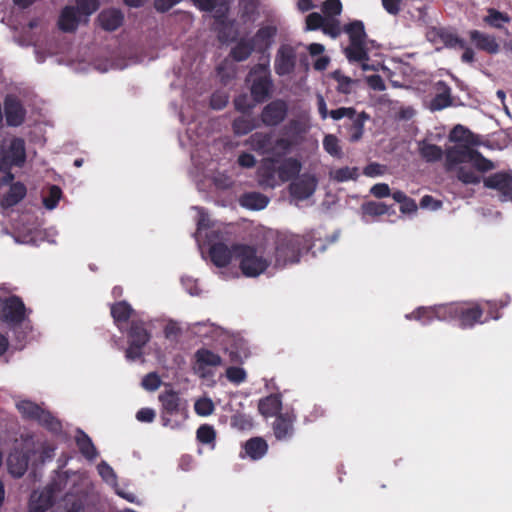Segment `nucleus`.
Masks as SVG:
<instances>
[{
  "label": "nucleus",
  "instance_id": "obj_38",
  "mask_svg": "<svg viewBox=\"0 0 512 512\" xmlns=\"http://www.w3.org/2000/svg\"><path fill=\"white\" fill-rule=\"evenodd\" d=\"M27 193L25 185L21 182L12 183L9 191L3 197V206L12 207L18 204Z\"/></svg>",
  "mask_w": 512,
  "mask_h": 512
},
{
  "label": "nucleus",
  "instance_id": "obj_48",
  "mask_svg": "<svg viewBox=\"0 0 512 512\" xmlns=\"http://www.w3.org/2000/svg\"><path fill=\"white\" fill-rule=\"evenodd\" d=\"M362 211L365 215L381 216L388 212V206L382 202L369 201L362 205Z\"/></svg>",
  "mask_w": 512,
  "mask_h": 512
},
{
  "label": "nucleus",
  "instance_id": "obj_14",
  "mask_svg": "<svg viewBox=\"0 0 512 512\" xmlns=\"http://www.w3.org/2000/svg\"><path fill=\"white\" fill-rule=\"evenodd\" d=\"M409 320H417L422 325H428L435 320L448 321V305L441 304L430 307H418L406 315Z\"/></svg>",
  "mask_w": 512,
  "mask_h": 512
},
{
  "label": "nucleus",
  "instance_id": "obj_7",
  "mask_svg": "<svg viewBox=\"0 0 512 512\" xmlns=\"http://www.w3.org/2000/svg\"><path fill=\"white\" fill-rule=\"evenodd\" d=\"M448 320L458 321L462 329H471L476 324H483L485 308L479 302L448 303Z\"/></svg>",
  "mask_w": 512,
  "mask_h": 512
},
{
  "label": "nucleus",
  "instance_id": "obj_42",
  "mask_svg": "<svg viewBox=\"0 0 512 512\" xmlns=\"http://www.w3.org/2000/svg\"><path fill=\"white\" fill-rule=\"evenodd\" d=\"M256 128L254 120L244 116L237 117L232 123V129L235 135L241 136L250 133Z\"/></svg>",
  "mask_w": 512,
  "mask_h": 512
},
{
  "label": "nucleus",
  "instance_id": "obj_1",
  "mask_svg": "<svg viewBox=\"0 0 512 512\" xmlns=\"http://www.w3.org/2000/svg\"><path fill=\"white\" fill-rule=\"evenodd\" d=\"M331 118L334 121H342L338 124V133L346 137L350 143L359 142L365 132V124L370 120V115L354 107H339L333 109Z\"/></svg>",
  "mask_w": 512,
  "mask_h": 512
},
{
  "label": "nucleus",
  "instance_id": "obj_13",
  "mask_svg": "<svg viewBox=\"0 0 512 512\" xmlns=\"http://www.w3.org/2000/svg\"><path fill=\"white\" fill-rule=\"evenodd\" d=\"M317 185L318 179L315 175L303 173L291 181L288 190L292 198L303 201L315 193Z\"/></svg>",
  "mask_w": 512,
  "mask_h": 512
},
{
  "label": "nucleus",
  "instance_id": "obj_53",
  "mask_svg": "<svg viewBox=\"0 0 512 512\" xmlns=\"http://www.w3.org/2000/svg\"><path fill=\"white\" fill-rule=\"evenodd\" d=\"M333 79L337 81V90L343 94H350L352 91V79L348 76L343 75L340 71L333 73Z\"/></svg>",
  "mask_w": 512,
  "mask_h": 512
},
{
  "label": "nucleus",
  "instance_id": "obj_35",
  "mask_svg": "<svg viewBox=\"0 0 512 512\" xmlns=\"http://www.w3.org/2000/svg\"><path fill=\"white\" fill-rule=\"evenodd\" d=\"M110 311L111 316L118 327L121 323H126L134 312L131 305L126 301H119L112 304Z\"/></svg>",
  "mask_w": 512,
  "mask_h": 512
},
{
  "label": "nucleus",
  "instance_id": "obj_15",
  "mask_svg": "<svg viewBox=\"0 0 512 512\" xmlns=\"http://www.w3.org/2000/svg\"><path fill=\"white\" fill-rule=\"evenodd\" d=\"M484 186L497 190L502 200H512V171H500L483 179Z\"/></svg>",
  "mask_w": 512,
  "mask_h": 512
},
{
  "label": "nucleus",
  "instance_id": "obj_2",
  "mask_svg": "<svg viewBox=\"0 0 512 512\" xmlns=\"http://www.w3.org/2000/svg\"><path fill=\"white\" fill-rule=\"evenodd\" d=\"M249 84V91L254 103H265L273 95L274 83L268 64H255L245 79Z\"/></svg>",
  "mask_w": 512,
  "mask_h": 512
},
{
  "label": "nucleus",
  "instance_id": "obj_52",
  "mask_svg": "<svg viewBox=\"0 0 512 512\" xmlns=\"http://www.w3.org/2000/svg\"><path fill=\"white\" fill-rule=\"evenodd\" d=\"M62 196V190L57 185L49 187L48 196L44 197L43 204L47 209H54Z\"/></svg>",
  "mask_w": 512,
  "mask_h": 512
},
{
  "label": "nucleus",
  "instance_id": "obj_12",
  "mask_svg": "<svg viewBox=\"0 0 512 512\" xmlns=\"http://www.w3.org/2000/svg\"><path fill=\"white\" fill-rule=\"evenodd\" d=\"M288 115V104L283 99H275L267 103L261 113L260 120L266 127L279 126Z\"/></svg>",
  "mask_w": 512,
  "mask_h": 512
},
{
  "label": "nucleus",
  "instance_id": "obj_27",
  "mask_svg": "<svg viewBox=\"0 0 512 512\" xmlns=\"http://www.w3.org/2000/svg\"><path fill=\"white\" fill-rule=\"evenodd\" d=\"M469 37L478 50L485 51L489 54H496L500 50V46L492 35L485 34L479 30H471Z\"/></svg>",
  "mask_w": 512,
  "mask_h": 512
},
{
  "label": "nucleus",
  "instance_id": "obj_41",
  "mask_svg": "<svg viewBox=\"0 0 512 512\" xmlns=\"http://www.w3.org/2000/svg\"><path fill=\"white\" fill-rule=\"evenodd\" d=\"M323 148L334 158L340 159L343 157V151L339 144V139L333 134H327L324 136Z\"/></svg>",
  "mask_w": 512,
  "mask_h": 512
},
{
  "label": "nucleus",
  "instance_id": "obj_5",
  "mask_svg": "<svg viewBox=\"0 0 512 512\" xmlns=\"http://www.w3.org/2000/svg\"><path fill=\"white\" fill-rule=\"evenodd\" d=\"M16 407L25 420L35 421L52 434L62 432V423L49 410L30 400H21Z\"/></svg>",
  "mask_w": 512,
  "mask_h": 512
},
{
  "label": "nucleus",
  "instance_id": "obj_30",
  "mask_svg": "<svg viewBox=\"0 0 512 512\" xmlns=\"http://www.w3.org/2000/svg\"><path fill=\"white\" fill-rule=\"evenodd\" d=\"M418 153L427 163H435L443 158L445 152L435 144L428 142L426 139L417 142Z\"/></svg>",
  "mask_w": 512,
  "mask_h": 512
},
{
  "label": "nucleus",
  "instance_id": "obj_43",
  "mask_svg": "<svg viewBox=\"0 0 512 512\" xmlns=\"http://www.w3.org/2000/svg\"><path fill=\"white\" fill-rule=\"evenodd\" d=\"M197 440L206 445H215L216 431L212 425L202 424L196 431Z\"/></svg>",
  "mask_w": 512,
  "mask_h": 512
},
{
  "label": "nucleus",
  "instance_id": "obj_61",
  "mask_svg": "<svg viewBox=\"0 0 512 512\" xmlns=\"http://www.w3.org/2000/svg\"><path fill=\"white\" fill-rule=\"evenodd\" d=\"M325 19L321 14L312 12L306 17V28L307 30H318L322 29Z\"/></svg>",
  "mask_w": 512,
  "mask_h": 512
},
{
  "label": "nucleus",
  "instance_id": "obj_44",
  "mask_svg": "<svg viewBox=\"0 0 512 512\" xmlns=\"http://www.w3.org/2000/svg\"><path fill=\"white\" fill-rule=\"evenodd\" d=\"M472 138L473 133L460 124L456 125L449 134V140L455 143H472Z\"/></svg>",
  "mask_w": 512,
  "mask_h": 512
},
{
  "label": "nucleus",
  "instance_id": "obj_4",
  "mask_svg": "<svg viewBox=\"0 0 512 512\" xmlns=\"http://www.w3.org/2000/svg\"><path fill=\"white\" fill-rule=\"evenodd\" d=\"M236 261L242 274L254 278L264 273L271 261L258 252L254 245L237 244L235 246Z\"/></svg>",
  "mask_w": 512,
  "mask_h": 512
},
{
  "label": "nucleus",
  "instance_id": "obj_49",
  "mask_svg": "<svg viewBox=\"0 0 512 512\" xmlns=\"http://www.w3.org/2000/svg\"><path fill=\"white\" fill-rule=\"evenodd\" d=\"M230 424L233 428L240 431L250 430L253 427L252 418L243 413H236L232 415Z\"/></svg>",
  "mask_w": 512,
  "mask_h": 512
},
{
  "label": "nucleus",
  "instance_id": "obj_24",
  "mask_svg": "<svg viewBox=\"0 0 512 512\" xmlns=\"http://www.w3.org/2000/svg\"><path fill=\"white\" fill-rule=\"evenodd\" d=\"M276 34V26L266 25L260 27L250 40L257 52L264 53L272 46Z\"/></svg>",
  "mask_w": 512,
  "mask_h": 512
},
{
  "label": "nucleus",
  "instance_id": "obj_23",
  "mask_svg": "<svg viewBox=\"0 0 512 512\" xmlns=\"http://www.w3.org/2000/svg\"><path fill=\"white\" fill-rule=\"evenodd\" d=\"M472 148L467 145H456L449 147L445 151V168L452 170L456 165L470 162L473 153Z\"/></svg>",
  "mask_w": 512,
  "mask_h": 512
},
{
  "label": "nucleus",
  "instance_id": "obj_34",
  "mask_svg": "<svg viewBox=\"0 0 512 512\" xmlns=\"http://www.w3.org/2000/svg\"><path fill=\"white\" fill-rule=\"evenodd\" d=\"M269 203V198L260 192H246L240 198L242 207L251 210H262Z\"/></svg>",
  "mask_w": 512,
  "mask_h": 512
},
{
  "label": "nucleus",
  "instance_id": "obj_64",
  "mask_svg": "<svg viewBox=\"0 0 512 512\" xmlns=\"http://www.w3.org/2000/svg\"><path fill=\"white\" fill-rule=\"evenodd\" d=\"M371 194L376 198L388 197L391 194L390 188L386 183H378L372 186Z\"/></svg>",
  "mask_w": 512,
  "mask_h": 512
},
{
  "label": "nucleus",
  "instance_id": "obj_18",
  "mask_svg": "<svg viewBox=\"0 0 512 512\" xmlns=\"http://www.w3.org/2000/svg\"><path fill=\"white\" fill-rule=\"evenodd\" d=\"M296 415L293 412H285L277 415L272 425L274 436L277 440H289L294 435V423Z\"/></svg>",
  "mask_w": 512,
  "mask_h": 512
},
{
  "label": "nucleus",
  "instance_id": "obj_22",
  "mask_svg": "<svg viewBox=\"0 0 512 512\" xmlns=\"http://www.w3.org/2000/svg\"><path fill=\"white\" fill-rule=\"evenodd\" d=\"M236 245L237 244H233L231 247H228L222 242L213 243L209 249V256L212 263L219 268L228 266L232 259L236 260Z\"/></svg>",
  "mask_w": 512,
  "mask_h": 512
},
{
  "label": "nucleus",
  "instance_id": "obj_16",
  "mask_svg": "<svg viewBox=\"0 0 512 512\" xmlns=\"http://www.w3.org/2000/svg\"><path fill=\"white\" fill-rule=\"evenodd\" d=\"M279 160L275 157H266L261 161L257 169L259 185L264 188L273 189L280 184L276 164Z\"/></svg>",
  "mask_w": 512,
  "mask_h": 512
},
{
  "label": "nucleus",
  "instance_id": "obj_60",
  "mask_svg": "<svg viewBox=\"0 0 512 512\" xmlns=\"http://www.w3.org/2000/svg\"><path fill=\"white\" fill-rule=\"evenodd\" d=\"M322 11L326 16H337L342 12L340 0H326L322 5Z\"/></svg>",
  "mask_w": 512,
  "mask_h": 512
},
{
  "label": "nucleus",
  "instance_id": "obj_28",
  "mask_svg": "<svg viewBox=\"0 0 512 512\" xmlns=\"http://www.w3.org/2000/svg\"><path fill=\"white\" fill-rule=\"evenodd\" d=\"M129 343L136 347H145L151 339L150 332L146 329L143 321L133 320L127 332Z\"/></svg>",
  "mask_w": 512,
  "mask_h": 512
},
{
  "label": "nucleus",
  "instance_id": "obj_47",
  "mask_svg": "<svg viewBox=\"0 0 512 512\" xmlns=\"http://www.w3.org/2000/svg\"><path fill=\"white\" fill-rule=\"evenodd\" d=\"M484 21L492 27L501 28L502 23H508L510 18L507 14L502 13L494 8H490L488 9V15L484 18Z\"/></svg>",
  "mask_w": 512,
  "mask_h": 512
},
{
  "label": "nucleus",
  "instance_id": "obj_8",
  "mask_svg": "<svg viewBox=\"0 0 512 512\" xmlns=\"http://www.w3.org/2000/svg\"><path fill=\"white\" fill-rule=\"evenodd\" d=\"M303 239L298 235L279 237L275 247V264L283 267L300 260Z\"/></svg>",
  "mask_w": 512,
  "mask_h": 512
},
{
  "label": "nucleus",
  "instance_id": "obj_19",
  "mask_svg": "<svg viewBox=\"0 0 512 512\" xmlns=\"http://www.w3.org/2000/svg\"><path fill=\"white\" fill-rule=\"evenodd\" d=\"M195 360V370L202 378H206L210 374L207 367L222 365L221 356L206 348H200L195 352Z\"/></svg>",
  "mask_w": 512,
  "mask_h": 512
},
{
  "label": "nucleus",
  "instance_id": "obj_29",
  "mask_svg": "<svg viewBox=\"0 0 512 512\" xmlns=\"http://www.w3.org/2000/svg\"><path fill=\"white\" fill-rule=\"evenodd\" d=\"M258 410L262 416L277 417L282 414V396L279 393L270 394L259 400Z\"/></svg>",
  "mask_w": 512,
  "mask_h": 512
},
{
  "label": "nucleus",
  "instance_id": "obj_56",
  "mask_svg": "<svg viewBox=\"0 0 512 512\" xmlns=\"http://www.w3.org/2000/svg\"><path fill=\"white\" fill-rule=\"evenodd\" d=\"M227 379L235 384H240L246 380V371L241 367L231 366L226 369Z\"/></svg>",
  "mask_w": 512,
  "mask_h": 512
},
{
  "label": "nucleus",
  "instance_id": "obj_36",
  "mask_svg": "<svg viewBox=\"0 0 512 512\" xmlns=\"http://www.w3.org/2000/svg\"><path fill=\"white\" fill-rule=\"evenodd\" d=\"M76 445L80 453L88 460H93L98 456L96 447L91 438L82 430H79L76 436Z\"/></svg>",
  "mask_w": 512,
  "mask_h": 512
},
{
  "label": "nucleus",
  "instance_id": "obj_10",
  "mask_svg": "<svg viewBox=\"0 0 512 512\" xmlns=\"http://www.w3.org/2000/svg\"><path fill=\"white\" fill-rule=\"evenodd\" d=\"M26 161L25 141L15 137L11 140L8 149L0 154V170H11L13 166L22 167Z\"/></svg>",
  "mask_w": 512,
  "mask_h": 512
},
{
  "label": "nucleus",
  "instance_id": "obj_58",
  "mask_svg": "<svg viewBox=\"0 0 512 512\" xmlns=\"http://www.w3.org/2000/svg\"><path fill=\"white\" fill-rule=\"evenodd\" d=\"M141 384L144 389L155 391L160 387L161 379L156 372H150L143 377Z\"/></svg>",
  "mask_w": 512,
  "mask_h": 512
},
{
  "label": "nucleus",
  "instance_id": "obj_25",
  "mask_svg": "<svg viewBox=\"0 0 512 512\" xmlns=\"http://www.w3.org/2000/svg\"><path fill=\"white\" fill-rule=\"evenodd\" d=\"M278 163L277 172L280 183L293 181L296 177L300 176L299 173L302 169V164L297 158H284L282 161L279 160Z\"/></svg>",
  "mask_w": 512,
  "mask_h": 512
},
{
  "label": "nucleus",
  "instance_id": "obj_32",
  "mask_svg": "<svg viewBox=\"0 0 512 512\" xmlns=\"http://www.w3.org/2000/svg\"><path fill=\"white\" fill-rule=\"evenodd\" d=\"M79 12L73 6H66L59 17L58 26L64 32H73L79 24Z\"/></svg>",
  "mask_w": 512,
  "mask_h": 512
},
{
  "label": "nucleus",
  "instance_id": "obj_3",
  "mask_svg": "<svg viewBox=\"0 0 512 512\" xmlns=\"http://www.w3.org/2000/svg\"><path fill=\"white\" fill-rule=\"evenodd\" d=\"M343 32L349 37V46L344 49L345 56L349 62L368 61V40L364 23L361 20H353L344 25Z\"/></svg>",
  "mask_w": 512,
  "mask_h": 512
},
{
  "label": "nucleus",
  "instance_id": "obj_20",
  "mask_svg": "<svg viewBox=\"0 0 512 512\" xmlns=\"http://www.w3.org/2000/svg\"><path fill=\"white\" fill-rule=\"evenodd\" d=\"M244 145L259 155H271L273 149V134L270 132H255L245 141Z\"/></svg>",
  "mask_w": 512,
  "mask_h": 512
},
{
  "label": "nucleus",
  "instance_id": "obj_6",
  "mask_svg": "<svg viewBox=\"0 0 512 512\" xmlns=\"http://www.w3.org/2000/svg\"><path fill=\"white\" fill-rule=\"evenodd\" d=\"M158 399L161 403L162 425L172 429L178 428L180 422L173 418L176 416H180L183 420L187 418L186 401L180 397L178 392L172 389L160 393Z\"/></svg>",
  "mask_w": 512,
  "mask_h": 512
},
{
  "label": "nucleus",
  "instance_id": "obj_21",
  "mask_svg": "<svg viewBox=\"0 0 512 512\" xmlns=\"http://www.w3.org/2000/svg\"><path fill=\"white\" fill-rule=\"evenodd\" d=\"M296 63V55L292 47L281 46L274 61V69L279 76H285L293 72Z\"/></svg>",
  "mask_w": 512,
  "mask_h": 512
},
{
  "label": "nucleus",
  "instance_id": "obj_57",
  "mask_svg": "<svg viewBox=\"0 0 512 512\" xmlns=\"http://www.w3.org/2000/svg\"><path fill=\"white\" fill-rule=\"evenodd\" d=\"M99 7L98 0H77L76 10L79 14L89 16Z\"/></svg>",
  "mask_w": 512,
  "mask_h": 512
},
{
  "label": "nucleus",
  "instance_id": "obj_54",
  "mask_svg": "<svg viewBox=\"0 0 512 512\" xmlns=\"http://www.w3.org/2000/svg\"><path fill=\"white\" fill-rule=\"evenodd\" d=\"M214 409V404L209 398L198 399L194 405V410L199 416H209L213 413Z\"/></svg>",
  "mask_w": 512,
  "mask_h": 512
},
{
  "label": "nucleus",
  "instance_id": "obj_62",
  "mask_svg": "<svg viewBox=\"0 0 512 512\" xmlns=\"http://www.w3.org/2000/svg\"><path fill=\"white\" fill-rule=\"evenodd\" d=\"M441 38L446 46L465 48V41L453 33H443Z\"/></svg>",
  "mask_w": 512,
  "mask_h": 512
},
{
  "label": "nucleus",
  "instance_id": "obj_59",
  "mask_svg": "<svg viewBox=\"0 0 512 512\" xmlns=\"http://www.w3.org/2000/svg\"><path fill=\"white\" fill-rule=\"evenodd\" d=\"M256 104L251 102L246 94H241L234 99L235 109L242 113L250 112Z\"/></svg>",
  "mask_w": 512,
  "mask_h": 512
},
{
  "label": "nucleus",
  "instance_id": "obj_33",
  "mask_svg": "<svg viewBox=\"0 0 512 512\" xmlns=\"http://www.w3.org/2000/svg\"><path fill=\"white\" fill-rule=\"evenodd\" d=\"M244 450L252 460H259L268 451V444L262 437H252L244 444Z\"/></svg>",
  "mask_w": 512,
  "mask_h": 512
},
{
  "label": "nucleus",
  "instance_id": "obj_37",
  "mask_svg": "<svg viewBox=\"0 0 512 512\" xmlns=\"http://www.w3.org/2000/svg\"><path fill=\"white\" fill-rule=\"evenodd\" d=\"M253 51H256L253 43L250 39L241 38L237 44L231 49L230 56L233 60L237 62H242L247 60Z\"/></svg>",
  "mask_w": 512,
  "mask_h": 512
},
{
  "label": "nucleus",
  "instance_id": "obj_45",
  "mask_svg": "<svg viewBox=\"0 0 512 512\" xmlns=\"http://www.w3.org/2000/svg\"><path fill=\"white\" fill-rule=\"evenodd\" d=\"M470 163H472L475 169L480 172H487L494 169L493 162L485 158L478 150L475 149L471 155Z\"/></svg>",
  "mask_w": 512,
  "mask_h": 512
},
{
  "label": "nucleus",
  "instance_id": "obj_26",
  "mask_svg": "<svg viewBox=\"0 0 512 512\" xmlns=\"http://www.w3.org/2000/svg\"><path fill=\"white\" fill-rule=\"evenodd\" d=\"M436 95L431 99L429 108L432 111H439L452 105L450 86L443 80L435 84Z\"/></svg>",
  "mask_w": 512,
  "mask_h": 512
},
{
  "label": "nucleus",
  "instance_id": "obj_50",
  "mask_svg": "<svg viewBox=\"0 0 512 512\" xmlns=\"http://www.w3.org/2000/svg\"><path fill=\"white\" fill-rule=\"evenodd\" d=\"M457 179L466 185L479 184L481 182V177L466 167H459L457 169Z\"/></svg>",
  "mask_w": 512,
  "mask_h": 512
},
{
  "label": "nucleus",
  "instance_id": "obj_63",
  "mask_svg": "<svg viewBox=\"0 0 512 512\" xmlns=\"http://www.w3.org/2000/svg\"><path fill=\"white\" fill-rule=\"evenodd\" d=\"M256 158L248 152H242L237 158V163L242 168H253L256 165Z\"/></svg>",
  "mask_w": 512,
  "mask_h": 512
},
{
  "label": "nucleus",
  "instance_id": "obj_39",
  "mask_svg": "<svg viewBox=\"0 0 512 512\" xmlns=\"http://www.w3.org/2000/svg\"><path fill=\"white\" fill-rule=\"evenodd\" d=\"M9 472L14 477H22L28 468V459L24 455L10 454L7 459Z\"/></svg>",
  "mask_w": 512,
  "mask_h": 512
},
{
  "label": "nucleus",
  "instance_id": "obj_51",
  "mask_svg": "<svg viewBox=\"0 0 512 512\" xmlns=\"http://www.w3.org/2000/svg\"><path fill=\"white\" fill-rule=\"evenodd\" d=\"M258 3L256 0H241L240 13L243 21H249L256 14Z\"/></svg>",
  "mask_w": 512,
  "mask_h": 512
},
{
  "label": "nucleus",
  "instance_id": "obj_11",
  "mask_svg": "<svg viewBox=\"0 0 512 512\" xmlns=\"http://www.w3.org/2000/svg\"><path fill=\"white\" fill-rule=\"evenodd\" d=\"M60 490V483L53 481L40 492L34 491L29 500V512H46L53 506L56 495Z\"/></svg>",
  "mask_w": 512,
  "mask_h": 512
},
{
  "label": "nucleus",
  "instance_id": "obj_40",
  "mask_svg": "<svg viewBox=\"0 0 512 512\" xmlns=\"http://www.w3.org/2000/svg\"><path fill=\"white\" fill-rule=\"evenodd\" d=\"M487 306L486 312L487 316L483 318L485 323L490 319L498 320L501 318L500 310L505 308L509 303V298L500 299V300H487L484 302Z\"/></svg>",
  "mask_w": 512,
  "mask_h": 512
},
{
  "label": "nucleus",
  "instance_id": "obj_9",
  "mask_svg": "<svg viewBox=\"0 0 512 512\" xmlns=\"http://www.w3.org/2000/svg\"><path fill=\"white\" fill-rule=\"evenodd\" d=\"M26 307L16 295L0 298V320L9 325L21 324L25 319Z\"/></svg>",
  "mask_w": 512,
  "mask_h": 512
},
{
  "label": "nucleus",
  "instance_id": "obj_46",
  "mask_svg": "<svg viewBox=\"0 0 512 512\" xmlns=\"http://www.w3.org/2000/svg\"><path fill=\"white\" fill-rule=\"evenodd\" d=\"M293 142L285 137H280L275 140L273 143V152H271V157H275L278 160L285 156L292 149Z\"/></svg>",
  "mask_w": 512,
  "mask_h": 512
},
{
  "label": "nucleus",
  "instance_id": "obj_17",
  "mask_svg": "<svg viewBox=\"0 0 512 512\" xmlns=\"http://www.w3.org/2000/svg\"><path fill=\"white\" fill-rule=\"evenodd\" d=\"M4 114L8 126L18 127L25 121L26 110L16 96L7 95L4 99Z\"/></svg>",
  "mask_w": 512,
  "mask_h": 512
},
{
  "label": "nucleus",
  "instance_id": "obj_31",
  "mask_svg": "<svg viewBox=\"0 0 512 512\" xmlns=\"http://www.w3.org/2000/svg\"><path fill=\"white\" fill-rule=\"evenodd\" d=\"M123 19V14L117 9L103 10L98 16L101 27L106 31L118 29L122 25Z\"/></svg>",
  "mask_w": 512,
  "mask_h": 512
},
{
  "label": "nucleus",
  "instance_id": "obj_55",
  "mask_svg": "<svg viewBox=\"0 0 512 512\" xmlns=\"http://www.w3.org/2000/svg\"><path fill=\"white\" fill-rule=\"evenodd\" d=\"M322 31L324 34L335 39L340 36L343 29H341L339 20L332 18L325 20Z\"/></svg>",
  "mask_w": 512,
  "mask_h": 512
}]
</instances>
